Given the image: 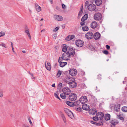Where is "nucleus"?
Masks as SVG:
<instances>
[{"mask_svg":"<svg viewBox=\"0 0 127 127\" xmlns=\"http://www.w3.org/2000/svg\"><path fill=\"white\" fill-rule=\"evenodd\" d=\"M106 49L108 50L109 49H110V46L108 45H106Z\"/></svg>","mask_w":127,"mask_h":127,"instance_id":"864d4df0","label":"nucleus"},{"mask_svg":"<svg viewBox=\"0 0 127 127\" xmlns=\"http://www.w3.org/2000/svg\"><path fill=\"white\" fill-rule=\"evenodd\" d=\"M82 29L83 31H88L89 30L88 27L86 26H85L84 27H82Z\"/></svg>","mask_w":127,"mask_h":127,"instance_id":"7c9ffc66","label":"nucleus"},{"mask_svg":"<svg viewBox=\"0 0 127 127\" xmlns=\"http://www.w3.org/2000/svg\"><path fill=\"white\" fill-rule=\"evenodd\" d=\"M22 52L24 53H26V51H22Z\"/></svg>","mask_w":127,"mask_h":127,"instance_id":"774afa93","label":"nucleus"},{"mask_svg":"<svg viewBox=\"0 0 127 127\" xmlns=\"http://www.w3.org/2000/svg\"><path fill=\"white\" fill-rule=\"evenodd\" d=\"M66 114L70 118H71L72 115L73 116V113L71 111L70 113L69 112Z\"/></svg>","mask_w":127,"mask_h":127,"instance_id":"e433bc0d","label":"nucleus"},{"mask_svg":"<svg viewBox=\"0 0 127 127\" xmlns=\"http://www.w3.org/2000/svg\"><path fill=\"white\" fill-rule=\"evenodd\" d=\"M35 8L37 11L39 12L41 10V7L37 4L35 3Z\"/></svg>","mask_w":127,"mask_h":127,"instance_id":"412c9836","label":"nucleus"},{"mask_svg":"<svg viewBox=\"0 0 127 127\" xmlns=\"http://www.w3.org/2000/svg\"><path fill=\"white\" fill-rule=\"evenodd\" d=\"M62 28L63 29H64L65 28V26L64 25H63L62 26Z\"/></svg>","mask_w":127,"mask_h":127,"instance_id":"052dcab7","label":"nucleus"},{"mask_svg":"<svg viewBox=\"0 0 127 127\" xmlns=\"http://www.w3.org/2000/svg\"><path fill=\"white\" fill-rule=\"evenodd\" d=\"M103 125V123L102 121H100L98 123H97V126H100Z\"/></svg>","mask_w":127,"mask_h":127,"instance_id":"72a5a7b5","label":"nucleus"},{"mask_svg":"<svg viewBox=\"0 0 127 127\" xmlns=\"http://www.w3.org/2000/svg\"><path fill=\"white\" fill-rule=\"evenodd\" d=\"M98 79H101V75L100 74H98Z\"/></svg>","mask_w":127,"mask_h":127,"instance_id":"603ef678","label":"nucleus"},{"mask_svg":"<svg viewBox=\"0 0 127 127\" xmlns=\"http://www.w3.org/2000/svg\"><path fill=\"white\" fill-rule=\"evenodd\" d=\"M54 17L55 19L57 21H61L63 20V18L62 16L58 15H54Z\"/></svg>","mask_w":127,"mask_h":127,"instance_id":"2eb2a0df","label":"nucleus"},{"mask_svg":"<svg viewBox=\"0 0 127 127\" xmlns=\"http://www.w3.org/2000/svg\"><path fill=\"white\" fill-rule=\"evenodd\" d=\"M67 52L71 55V56L73 57L74 56L75 54V50L73 49V48L69 47L67 49Z\"/></svg>","mask_w":127,"mask_h":127,"instance_id":"9d476101","label":"nucleus"},{"mask_svg":"<svg viewBox=\"0 0 127 127\" xmlns=\"http://www.w3.org/2000/svg\"><path fill=\"white\" fill-rule=\"evenodd\" d=\"M56 8L57 9V10H59V7H58V6H56Z\"/></svg>","mask_w":127,"mask_h":127,"instance_id":"338daca9","label":"nucleus"},{"mask_svg":"<svg viewBox=\"0 0 127 127\" xmlns=\"http://www.w3.org/2000/svg\"><path fill=\"white\" fill-rule=\"evenodd\" d=\"M64 110L66 114L69 112L70 113V110L67 108H64Z\"/></svg>","mask_w":127,"mask_h":127,"instance_id":"473e14b6","label":"nucleus"},{"mask_svg":"<svg viewBox=\"0 0 127 127\" xmlns=\"http://www.w3.org/2000/svg\"><path fill=\"white\" fill-rule=\"evenodd\" d=\"M3 96V92L0 89V97H2Z\"/></svg>","mask_w":127,"mask_h":127,"instance_id":"a18cd8bd","label":"nucleus"},{"mask_svg":"<svg viewBox=\"0 0 127 127\" xmlns=\"http://www.w3.org/2000/svg\"><path fill=\"white\" fill-rule=\"evenodd\" d=\"M10 43H11V45L12 47H13V43L11 42H10Z\"/></svg>","mask_w":127,"mask_h":127,"instance_id":"0e129e2a","label":"nucleus"},{"mask_svg":"<svg viewBox=\"0 0 127 127\" xmlns=\"http://www.w3.org/2000/svg\"><path fill=\"white\" fill-rule=\"evenodd\" d=\"M12 50L13 51V52H15V51H14V48L13 47H12Z\"/></svg>","mask_w":127,"mask_h":127,"instance_id":"69168bd1","label":"nucleus"},{"mask_svg":"<svg viewBox=\"0 0 127 127\" xmlns=\"http://www.w3.org/2000/svg\"><path fill=\"white\" fill-rule=\"evenodd\" d=\"M88 17V15L87 14H86L81 19V21L83 22L84 21L87 19Z\"/></svg>","mask_w":127,"mask_h":127,"instance_id":"bb28decb","label":"nucleus"},{"mask_svg":"<svg viewBox=\"0 0 127 127\" xmlns=\"http://www.w3.org/2000/svg\"><path fill=\"white\" fill-rule=\"evenodd\" d=\"M74 37L75 36L74 35H69L65 38V40L69 41L73 39Z\"/></svg>","mask_w":127,"mask_h":127,"instance_id":"a211bd4d","label":"nucleus"},{"mask_svg":"<svg viewBox=\"0 0 127 127\" xmlns=\"http://www.w3.org/2000/svg\"><path fill=\"white\" fill-rule=\"evenodd\" d=\"M96 117H97L99 120H101L104 117V114L103 113L101 112H98L96 114Z\"/></svg>","mask_w":127,"mask_h":127,"instance_id":"ddd939ff","label":"nucleus"},{"mask_svg":"<svg viewBox=\"0 0 127 127\" xmlns=\"http://www.w3.org/2000/svg\"><path fill=\"white\" fill-rule=\"evenodd\" d=\"M62 74V72L60 70H59L58 71L57 73V75L58 77H60Z\"/></svg>","mask_w":127,"mask_h":127,"instance_id":"f704fd0d","label":"nucleus"},{"mask_svg":"<svg viewBox=\"0 0 127 127\" xmlns=\"http://www.w3.org/2000/svg\"><path fill=\"white\" fill-rule=\"evenodd\" d=\"M53 36H54V37H55L54 38L56 39V36H57L56 34H53Z\"/></svg>","mask_w":127,"mask_h":127,"instance_id":"bf43d9fd","label":"nucleus"},{"mask_svg":"<svg viewBox=\"0 0 127 127\" xmlns=\"http://www.w3.org/2000/svg\"><path fill=\"white\" fill-rule=\"evenodd\" d=\"M66 95H65L64 93H62L61 94H60V96L61 97L62 99H64L66 97Z\"/></svg>","mask_w":127,"mask_h":127,"instance_id":"2f4dec72","label":"nucleus"},{"mask_svg":"<svg viewBox=\"0 0 127 127\" xmlns=\"http://www.w3.org/2000/svg\"><path fill=\"white\" fill-rule=\"evenodd\" d=\"M74 80L72 78H67L66 79V83L68 84L70 88H75L77 85V84L74 81Z\"/></svg>","mask_w":127,"mask_h":127,"instance_id":"f257e3e1","label":"nucleus"},{"mask_svg":"<svg viewBox=\"0 0 127 127\" xmlns=\"http://www.w3.org/2000/svg\"><path fill=\"white\" fill-rule=\"evenodd\" d=\"M122 111L124 112H127V107L124 106L122 107Z\"/></svg>","mask_w":127,"mask_h":127,"instance_id":"c756f323","label":"nucleus"},{"mask_svg":"<svg viewBox=\"0 0 127 127\" xmlns=\"http://www.w3.org/2000/svg\"><path fill=\"white\" fill-rule=\"evenodd\" d=\"M23 127H30L26 124H24L23 125Z\"/></svg>","mask_w":127,"mask_h":127,"instance_id":"6e6d98bb","label":"nucleus"},{"mask_svg":"<svg viewBox=\"0 0 127 127\" xmlns=\"http://www.w3.org/2000/svg\"><path fill=\"white\" fill-rule=\"evenodd\" d=\"M54 95L57 98H58L59 100H61V99H60V98L58 96L57 94L56 93H54Z\"/></svg>","mask_w":127,"mask_h":127,"instance_id":"49530a36","label":"nucleus"},{"mask_svg":"<svg viewBox=\"0 0 127 127\" xmlns=\"http://www.w3.org/2000/svg\"><path fill=\"white\" fill-rule=\"evenodd\" d=\"M87 8L89 11H96L97 10L96 5L93 3L90 4L88 6Z\"/></svg>","mask_w":127,"mask_h":127,"instance_id":"f03ea898","label":"nucleus"},{"mask_svg":"<svg viewBox=\"0 0 127 127\" xmlns=\"http://www.w3.org/2000/svg\"><path fill=\"white\" fill-rule=\"evenodd\" d=\"M84 43V41L80 39L77 40L75 42L76 46L79 47H82L83 46Z\"/></svg>","mask_w":127,"mask_h":127,"instance_id":"20e7f679","label":"nucleus"},{"mask_svg":"<svg viewBox=\"0 0 127 127\" xmlns=\"http://www.w3.org/2000/svg\"><path fill=\"white\" fill-rule=\"evenodd\" d=\"M85 36L88 39H91L94 37V35L91 32H89L85 34Z\"/></svg>","mask_w":127,"mask_h":127,"instance_id":"9b49d317","label":"nucleus"},{"mask_svg":"<svg viewBox=\"0 0 127 127\" xmlns=\"http://www.w3.org/2000/svg\"><path fill=\"white\" fill-rule=\"evenodd\" d=\"M0 46L3 47L5 48H6V45L3 43H2L1 44H0Z\"/></svg>","mask_w":127,"mask_h":127,"instance_id":"a19ab883","label":"nucleus"},{"mask_svg":"<svg viewBox=\"0 0 127 127\" xmlns=\"http://www.w3.org/2000/svg\"><path fill=\"white\" fill-rule=\"evenodd\" d=\"M88 101V99L86 96H82L79 99V102H80L82 104H85Z\"/></svg>","mask_w":127,"mask_h":127,"instance_id":"0eeeda50","label":"nucleus"},{"mask_svg":"<svg viewBox=\"0 0 127 127\" xmlns=\"http://www.w3.org/2000/svg\"><path fill=\"white\" fill-rule=\"evenodd\" d=\"M63 91L65 95H68L70 94L71 91L69 88L65 87L63 89Z\"/></svg>","mask_w":127,"mask_h":127,"instance_id":"f8f14e48","label":"nucleus"},{"mask_svg":"<svg viewBox=\"0 0 127 127\" xmlns=\"http://www.w3.org/2000/svg\"><path fill=\"white\" fill-rule=\"evenodd\" d=\"M76 110L77 111L81 112L82 111V109L80 107H79L76 108Z\"/></svg>","mask_w":127,"mask_h":127,"instance_id":"ea45409f","label":"nucleus"},{"mask_svg":"<svg viewBox=\"0 0 127 127\" xmlns=\"http://www.w3.org/2000/svg\"><path fill=\"white\" fill-rule=\"evenodd\" d=\"M104 118L106 121L109 120L110 118V115L108 114H106L104 116Z\"/></svg>","mask_w":127,"mask_h":127,"instance_id":"393cba45","label":"nucleus"},{"mask_svg":"<svg viewBox=\"0 0 127 127\" xmlns=\"http://www.w3.org/2000/svg\"><path fill=\"white\" fill-rule=\"evenodd\" d=\"M100 34L98 32L95 33L94 35V38L95 39L97 40L99 39L100 37Z\"/></svg>","mask_w":127,"mask_h":127,"instance_id":"f3484780","label":"nucleus"},{"mask_svg":"<svg viewBox=\"0 0 127 127\" xmlns=\"http://www.w3.org/2000/svg\"><path fill=\"white\" fill-rule=\"evenodd\" d=\"M97 26V23L95 21L93 22L91 24V27L93 29L95 28Z\"/></svg>","mask_w":127,"mask_h":127,"instance_id":"6ab92c4d","label":"nucleus"},{"mask_svg":"<svg viewBox=\"0 0 127 127\" xmlns=\"http://www.w3.org/2000/svg\"><path fill=\"white\" fill-rule=\"evenodd\" d=\"M89 113L92 115H95L97 112L96 110L95 109H91L89 111Z\"/></svg>","mask_w":127,"mask_h":127,"instance_id":"4be33fe9","label":"nucleus"},{"mask_svg":"<svg viewBox=\"0 0 127 127\" xmlns=\"http://www.w3.org/2000/svg\"><path fill=\"white\" fill-rule=\"evenodd\" d=\"M69 47V46H64L62 49V51L63 52H65L66 51H67V49H68Z\"/></svg>","mask_w":127,"mask_h":127,"instance_id":"c85d7f7f","label":"nucleus"},{"mask_svg":"<svg viewBox=\"0 0 127 127\" xmlns=\"http://www.w3.org/2000/svg\"><path fill=\"white\" fill-rule=\"evenodd\" d=\"M77 73V70L75 69H72L70 70L69 71V74L72 76H75Z\"/></svg>","mask_w":127,"mask_h":127,"instance_id":"4468645a","label":"nucleus"},{"mask_svg":"<svg viewBox=\"0 0 127 127\" xmlns=\"http://www.w3.org/2000/svg\"><path fill=\"white\" fill-rule=\"evenodd\" d=\"M85 24V22H84V21H82L80 23V24L81 25V26H83V25H84Z\"/></svg>","mask_w":127,"mask_h":127,"instance_id":"8fccbe9b","label":"nucleus"},{"mask_svg":"<svg viewBox=\"0 0 127 127\" xmlns=\"http://www.w3.org/2000/svg\"><path fill=\"white\" fill-rule=\"evenodd\" d=\"M25 33H26L27 35H28V37H29V38L30 39H31V36L30 35V33H29V29L28 28H26L25 29Z\"/></svg>","mask_w":127,"mask_h":127,"instance_id":"5701e85b","label":"nucleus"},{"mask_svg":"<svg viewBox=\"0 0 127 127\" xmlns=\"http://www.w3.org/2000/svg\"><path fill=\"white\" fill-rule=\"evenodd\" d=\"M79 101H78L73 103L69 101H67L66 102V103L69 106L72 107L74 106V105L77 106L79 105Z\"/></svg>","mask_w":127,"mask_h":127,"instance_id":"6e6552de","label":"nucleus"},{"mask_svg":"<svg viewBox=\"0 0 127 127\" xmlns=\"http://www.w3.org/2000/svg\"><path fill=\"white\" fill-rule=\"evenodd\" d=\"M28 120L29 121L30 123V124L32 126V122H31L30 118H28Z\"/></svg>","mask_w":127,"mask_h":127,"instance_id":"3c124183","label":"nucleus"},{"mask_svg":"<svg viewBox=\"0 0 127 127\" xmlns=\"http://www.w3.org/2000/svg\"><path fill=\"white\" fill-rule=\"evenodd\" d=\"M29 73L30 74V75L32 77H33V74L31 73L30 72H29Z\"/></svg>","mask_w":127,"mask_h":127,"instance_id":"e2e57ef3","label":"nucleus"},{"mask_svg":"<svg viewBox=\"0 0 127 127\" xmlns=\"http://www.w3.org/2000/svg\"><path fill=\"white\" fill-rule=\"evenodd\" d=\"M62 84L61 83H60L58 85V86L59 87H62Z\"/></svg>","mask_w":127,"mask_h":127,"instance_id":"5fc2aeb1","label":"nucleus"},{"mask_svg":"<svg viewBox=\"0 0 127 127\" xmlns=\"http://www.w3.org/2000/svg\"><path fill=\"white\" fill-rule=\"evenodd\" d=\"M93 119L94 121L96 122L99 120L98 118H97V117H96V115L95 117H93Z\"/></svg>","mask_w":127,"mask_h":127,"instance_id":"c9c22d12","label":"nucleus"},{"mask_svg":"<svg viewBox=\"0 0 127 127\" xmlns=\"http://www.w3.org/2000/svg\"><path fill=\"white\" fill-rule=\"evenodd\" d=\"M103 52L104 54L106 55H107L108 54V51L106 50L104 51Z\"/></svg>","mask_w":127,"mask_h":127,"instance_id":"09e8293b","label":"nucleus"},{"mask_svg":"<svg viewBox=\"0 0 127 127\" xmlns=\"http://www.w3.org/2000/svg\"><path fill=\"white\" fill-rule=\"evenodd\" d=\"M111 127H115V125L118 124L119 122L118 121L115 119H113L110 121Z\"/></svg>","mask_w":127,"mask_h":127,"instance_id":"1a4fd4ad","label":"nucleus"},{"mask_svg":"<svg viewBox=\"0 0 127 127\" xmlns=\"http://www.w3.org/2000/svg\"><path fill=\"white\" fill-rule=\"evenodd\" d=\"M59 29V27H57L53 30V31L54 32H57Z\"/></svg>","mask_w":127,"mask_h":127,"instance_id":"79ce46f5","label":"nucleus"},{"mask_svg":"<svg viewBox=\"0 0 127 127\" xmlns=\"http://www.w3.org/2000/svg\"><path fill=\"white\" fill-rule=\"evenodd\" d=\"M68 98L70 100L74 101L77 99V96L75 94L72 93L70 94Z\"/></svg>","mask_w":127,"mask_h":127,"instance_id":"7ed1b4c3","label":"nucleus"},{"mask_svg":"<svg viewBox=\"0 0 127 127\" xmlns=\"http://www.w3.org/2000/svg\"><path fill=\"white\" fill-rule=\"evenodd\" d=\"M62 8L64 9H65L66 8L65 5L63 3L62 4Z\"/></svg>","mask_w":127,"mask_h":127,"instance_id":"de8ad7c7","label":"nucleus"},{"mask_svg":"<svg viewBox=\"0 0 127 127\" xmlns=\"http://www.w3.org/2000/svg\"><path fill=\"white\" fill-rule=\"evenodd\" d=\"M95 3L97 5L100 6L102 4V0H96Z\"/></svg>","mask_w":127,"mask_h":127,"instance_id":"b1692460","label":"nucleus"},{"mask_svg":"<svg viewBox=\"0 0 127 127\" xmlns=\"http://www.w3.org/2000/svg\"><path fill=\"white\" fill-rule=\"evenodd\" d=\"M102 15L101 14L98 12L96 13L94 15V18L96 20L99 21L102 18Z\"/></svg>","mask_w":127,"mask_h":127,"instance_id":"39448f33","label":"nucleus"},{"mask_svg":"<svg viewBox=\"0 0 127 127\" xmlns=\"http://www.w3.org/2000/svg\"><path fill=\"white\" fill-rule=\"evenodd\" d=\"M90 123H91V124H94V125L95 124V122H94L93 121H90Z\"/></svg>","mask_w":127,"mask_h":127,"instance_id":"4d7b16f0","label":"nucleus"},{"mask_svg":"<svg viewBox=\"0 0 127 127\" xmlns=\"http://www.w3.org/2000/svg\"><path fill=\"white\" fill-rule=\"evenodd\" d=\"M62 117L64 121L65 122V117L64 116H63Z\"/></svg>","mask_w":127,"mask_h":127,"instance_id":"13d9d810","label":"nucleus"},{"mask_svg":"<svg viewBox=\"0 0 127 127\" xmlns=\"http://www.w3.org/2000/svg\"><path fill=\"white\" fill-rule=\"evenodd\" d=\"M63 60H64V59L63 58V56L62 55V57H60L59 58L58 60L59 63L60 62L62 61Z\"/></svg>","mask_w":127,"mask_h":127,"instance_id":"4c0bfd02","label":"nucleus"},{"mask_svg":"<svg viewBox=\"0 0 127 127\" xmlns=\"http://www.w3.org/2000/svg\"><path fill=\"white\" fill-rule=\"evenodd\" d=\"M82 108L83 110H88L89 109L88 106L87 104H85L82 105Z\"/></svg>","mask_w":127,"mask_h":127,"instance_id":"a878e982","label":"nucleus"},{"mask_svg":"<svg viewBox=\"0 0 127 127\" xmlns=\"http://www.w3.org/2000/svg\"><path fill=\"white\" fill-rule=\"evenodd\" d=\"M52 86L53 87H55V83H54L52 85Z\"/></svg>","mask_w":127,"mask_h":127,"instance_id":"680f3d73","label":"nucleus"},{"mask_svg":"<svg viewBox=\"0 0 127 127\" xmlns=\"http://www.w3.org/2000/svg\"><path fill=\"white\" fill-rule=\"evenodd\" d=\"M60 63V65L61 67H63L67 64L66 62H64L61 61L59 63Z\"/></svg>","mask_w":127,"mask_h":127,"instance_id":"cd10ccee","label":"nucleus"},{"mask_svg":"<svg viewBox=\"0 0 127 127\" xmlns=\"http://www.w3.org/2000/svg\"><path fill=\"white\" fill-rule=\"evenodd\" d=\"M82 13L83 11L82 10L80 11L78 14V17H80L82 15Z\"/></svg>","mask_w":127,"mask_h":127,"instance_id":"37998d69","label":"nucleus"},{"mask_svg":"<svg viewBox=\"0 0 127 127\" xmlns=\"http://www.w3.org/2000/svg\"><path fill=\"white\" fill-rule=\"evenodd\" d=\"M117 117H118V118L119 119H120L122 120H124V118L122 116H121L120 115H117Z\"/></svg>","mask_w":127,"mask_h":127,"instance_id":"58836bf2","label":"nucleus"},{"mask_svg":"<svg viewBox=\"0 0 127 127\" xmlns=\"http://www.w3.org/2000/svg\"><path fill=\"white\" fill-rule=\"evenodd\" d=\"M120 104H117L114 105V110L117 111L118 112L120 110Z\"/></svg>","mask_w":127,"mask_h":127,"instance_id":"aec40b11","label":"nucleus"},{"mask_svg":"<svg viewBox=\"0 0 127 127\" xmlns=\"http://www.w3.org/2000/svg\"><path fill=\"white\" fill-rule=\"evenodd\" d=\"M45 65L46 68L48 70H50L51 69V66L50 64L48 62H45Z\"/></svg>","mask_w":127,"mask_h":127,"instance_id":"dca6fc26","label":"nucleus"},{"mask_svg":"<svg viewBox=\"0 0 127 127\" xmlns=\"http://www.w3.org/2000/svg\"><path fill=\"white\" fill-rule=\"evenodd\" d=\"M5 33L4 32H0V36L2 35L1 37L5 35Z\"/></svg>","mask_w":127,"mask_h":127,"instance_id":"c03bdc74","label":"nucleus"},{"mask_svg":"<svg viewBox=\"0 0 127 127\" xmlns=\"http://www.w3.org/2000/svg\"><path fill=\"white\" fill-rule=\"evenodd\" d=\"M64 60H70L69 58H70L71 55L67 51L64 53L63 54Z\"/></svg>","mask_w":127,"mask_h":127,"instance_id":"423d86ee","label":"nucleus"}]
</instances>
